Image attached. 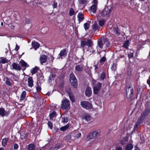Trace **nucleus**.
I'll return each instance as SVG.
<instances>
[{"label":"nucleus","instance_id":"38","mask_svg":"<svg viewBox=\"0 0 150 150\" xmlns=\"http://www.w3.org/2000/svg\"><path fill=\"white\" fill-rule=\"evenodd\" d=\"M75 13V11L72 8H71L69 10V15L70 16H72Z\"/></svg>","mask_w":150,"mask_h":150},{"label":"nucleus","instance_id":"19","mask_svg":"<svg viewBox=\"0 0 150 150\" xmlns=\"http://www.w3.org/2000/svg\"><path fill=\"white\" fill-rule=\"evenodd\" d=\"M77 17L79 22L82 21L84 19V15L81 13H79Z\"/></svg>","mask_w":150,"mask_h":150},{"label":"nucleus","instance_id":"49","mask_svg":"<svg viewBox=\"0 0 150 150\" xmlns=\"http://www.w3.org/2000/svg\"><path fill=\"white\" fill-rule=\"evenodd\" d=\"M57 3L55 1H54V3H53V5H52L53 8H56L57 7Z\"/></svg>","mask_w":150,"mask_h":150},{"label":"nucleus","instance_id":"28","mask_svg":"<svg viewBox=\"0 0 150 150\" xmlns=\"http://www.w3.org/2000/svg\"><path fill=\"white\" fill-rule=\"evenodd\" d=\"M133 148V145L131 144H128L125 147V150H132Z\"/></svg>","mask_w":150,"mask_h":150},{"label":"nucleus","instance_id":"22","mask_svg":"<svg viewBox=\"0 0 150 150\" xmlns=\"http://www.w3.org/2000/svg\"><path fill=\"white\" fill-rule=\"evenodd\" d=\"M33 80L32 77H29L28 79V86L32 87L33 86Z\"/></svg>","mask_w":150,"mask_h":150},{"label":"nucleus","instance_id":"13","mask_svg":"<svg viewBox=\"0 0 150 150\" xmlns=\"http://www.w3.org/2000/svg\"><path fill=\"white\" fill-rule=\"evenodd\" d=\"M47 56L45 54H42L40 56V60L41 64L45 63L47 62Z\"/></svg>","mask_w":150,"mask_h":150},{"label":"nucleus","instance_id":"7","mask_svg":"<svg viewBox=\"0 0 150 150\" xmlns=\"http://www.w3.org/2000/svg\"><path fill=\"white\" fill-rule=\"evenodd\" d=\"M70 81L72 86L74 88L77 86V81L74 74L73 73H71L70 75Z\"/></svg>","mask_w":150,"mask_h":150},{"label":"nucleus","instance_id":"55","mask_svg":"<svg viewBox=\"0 0 150 150\" xmlns=\"http://www.w3.org/2000/svg\"><path fill=\"white\" fill-rule=\"evenodd\" d=\"M116 150H123V149L121 147H118L116 149Z\"/></svg>","mask_w":150,"mask_h":150},{"label":"nucleus","instance_id":"42","mask_svg":"<svg viewBox=\"0 0 150 150\" xmlns=\"http://www.w3.org/2000/svg\"><path fill=\"white\" fill-rule=\"evenodd\" d=\"M56 113L55 111H53L50 115V119H52L55 117L56 115Z\"/></svg>","mask_w":150,"mask_h":150},{"label":"nucleus","instance_id":"35","mask_svg":"<svg viewBox=\"0 0 150 150\" xmlns=\"http://www.w3.org/2000/svg\"><path fill=\"white\" fill-rule=\"evenodd\" d=\"M117 65L115 63H113L111 67V69L113 71H115L116 69L117 68Z\"/></svg>","mask_w":150,"mask_h":150},{"label":"nucleus","instance_id":"48","mask_svg":"<svg viewBox=\"0 0 150 150\" xmlns=\"http://www.w3.org/2000/svg\"><path fill=\"white\" fill-rule=\"evenodd\" d=\"M134 56V54L133 53H130L128 54V57L129 59L132 58Z\"/></svg>","mask_w":150,"mask_h":150},{"label":"nucleus","instance_id":"52","mask_svg":"<svg viewBox=\"0 0 150 150\" xmlns=\"http://www.w3.org/2000/svg\"><path fill=\"white\" fill-rule=\"evenodd\" d=\"M93 3L94 4L93 5L97 6L98 3V1L97 0H93Z\"/></svg>","mask_w":150,"mask_h":150},{"label":"nucleus","instance_id":"14","mask_svg":"<svg viewBox=\"0 0 150 150\" xmlns=\"http://www.w3.org/2000/svg\"><path fill=\"white\" fill-rule=\"evenodd\" d=\"M83 119H85L88 122H90L93 120V118L89 114H85L83 115Z\"/></svg>","mask_w":150,"mask_h":150},{"label":"nucleus","instance_id":"15","mask_svg":"<svg viewBox=\"0 0 150 150\" xmlns=\"http://www.w3.org/2000/svg\"><path fill=\"white\" fill-rule=\"evenodd\" d=\"M13 69L17 71H20L21 69V66L17 63L14 62L12 64Z\"/></svg>","mask_w":150,"mask_h":150},{"label":"nucleus","instance_id":"25","mask_svg":"<svg viewBox=\"0 0 150 150\" xmlns=\"http://www.w3.org/2000/svg\"><path fill=\"white\" fill-rule=\"evenodd\" d=\"M9 139L8 138L4 139L2 142V144L3 146H5L6 145L7 142L8 141Z\"/></svg>","mask_w":150,"mask_h":150},{"label":"nucleus","instance_id":"23","mask_svg":"<svg viewBox=\"0 0 150 150\" xmlns=\"http://www.w3.org/2000/svg\"><path fill=\"white\" fill-rule=\"evenodd\" d=\"M83 66L80 65H77L75 67L76 71L79 72L81 71L83 69Z\"/></svg>","mask_w":150,"mask_h":150},{"label":"nucleus","instance_id":"29","mask_svg":"<svg viewBox=\"0 0 150 150\" xmlns=\"http://www.w3.org/2000/svg\"><path fill=\"white\" fill-rule=\"evenodd\" d=\"M8 62V61L6 58L4 57L1 58V59L0 60V64H5Z\"/></svg>","mask_w":150,"mask_h":150},{"label":"nucleus","instance_id":"61","mask_svg":"<svg viewBox=\"0 0 150 150\" xmlns=\"http://www.w3.org/2000/svg\"><path fill=\"white\" fill-rule=\"evenodd\" d=\"M0 150H4V148H0Z\"/></svg>","mask_w":150,"mask_h":150},{"label":"nucleus","instance_id":"39","mask_svg":"<svg viewBox=\"0 0 150 150\" xmlns=\"http://www.w3.org/2000/svg\"><path fill=\"white\" fill-rule=\"evenodd\" d=\"M6 84L8 86H11V83L10 81V79L7 77H6Z\"/></svg>","mask_w":150,"mask_h":150},{"label":"nucleus","instance_id":"2","mask_svg":"<svg viewBox=\"0 0 150 150\" xmlns=\"http://www.w3.org/2000/svg\"><path fill=\"white\" fill-rule=\"evenodd\" d=\"M126 96L128 99L132 98L134 96V90L130 83H127L126 85Z\"/></svg>","mask_w":150,"mask_h":150},{"label":"nucleus","instance_id":"41","mask_svg":"<svg viewBox=\"0 0 150 150\" xmlns=\"http://www.w3.org/2000/svg\"><path fill=\"white\" fill-rule=\"evenodd\" d=\"M80 4H84L87 3V0H78Z\"/></svg>","mask_w":150,"mask_h":150},{"label":"nucleus","instance_id":"17","mask_svg":"<svg viewBox=\"0 0 150 150\" xmlns=\"http://www.w3.org/2000/svg\"><path fill=\"white\" fill-rule=\"evenodd\" d=\"M92 91L90 87H88L86 88L85 91V95L86 96L89 97L91 95Z\"/></svg>","mask_w":150,"mask_h":150},{"label":"nucleus","instance_id":"18","mask_svg":"<svg viewBox=\"0 0 150 150\" xmlns=\"http://www.w3.org/2000/svg\"><path fill=\"white\" fill-rule=\"evenodd\" d=\"M92 29L94 31H99L100 29V27L98 25L97 23L95 22L92 25Z\"/></svg>","mask_w":150,"mask_h":150},{"label":"nucleus","instance_id":"62","mask_svg":"<svg viewBox=\"0 0 150 150\" xmlns=\"http://www.w3.org/2000/svg\"><path fill=\"white\" fill-rule=\"evenodd\" d=\"M139 0L140 1H144L145 0Z\"/></svg>","mask_w":150,"mask_h":150},{"label":"nucleus","instance_id":"27","mask_svg":"<svg viewBox=\"0 0 150 150\" xmlns=\"http://www.w3.org/2000/svg\"><path fill=\"white\" fill-rule=\"evenodd\" d=\"M130 44V42L129 40L126 41L123 44V46L127 49H128V46Z\"/></svg>","mask_w":150,"mask_h":150},{"label":"nucleus","instance_id":"33","mask_svg":"<svg viewBox=\"0 0 150 150\" xmlns=\"http://www.w3.org/2000/svg\"><path fill=\"white\" fill-rule=\"evenodd\" d=\"M69 96L71 101L73 102H74L75 101V99L72 94L71 93H69Z\"/></svg>","mask_w":150,"mask_h":150},{"label":"nucleus","instance_id":"64","mask_svg":"<svg viewBox=\"0 0 150 150\" xmlns=\"http://www.w3.org/2000/svg\"><path fill=\"white\" fill-rule=\"evenodd\" d=\"M3 25V22H1V25Z\"/></svg>","mask_w":150,"mask_h":150},{"label":"nucleus","instance_id":"45","mask_svg":"<svg viewBox=\"0 0 150 150\" xmlns=\"http://www.w3.org/2000/svg\"><path fill=\"white\" fill-rule=\"evenodd\" d=\"M47 124L48 127L50 129H52L53 128V125L52 123L50 121H48Z\"/></svg>","mask_w":150,"mask_h":150},{"label":"nucleus","instance_id":"24","mask_svg":"<svg viewBox=\"0 0 150 150\" xmlns=\"http://www.w3.org/2000/svg\"><path fill=\"white\" fill-rule=\"evenodd\" d=\"M97 9V6L95 5H92L91 7V10L93 13H95Z\"/></svg>","mask_w":150,"mask_h":150},{"label":"nucleus","instance_id":"43","mask_svg":"<svg viewBox=\"0 0 150 150\" xmlns=\"http://www.w3.org/2000/svg\"><path fill=\"white\" fill-rule=\"evenodd\" d=\"M105 23V21L104 20H101L99 21V23L100 26L103 25Z\"/></svg>","mask_w":150,"mask_h":150},{"label":"nucleus","instance_id":"30","mask_svg":"<svg viewBox=\"0 0 150 150\" xmlns=\"http://www.w3.org/2000/svg\"><path fill=\"white\" fill-rule=\"evenodd\" d=\"M38 70V68L36 67L33 68L31 70V72L32 73V75L34 74H35L36 72H37Z\"/></svg>","mask_w":150,"mask_h":150},{"label":"nucleus","instance_id":"58","mask_svg":"<svg viewBox=\"0 0 150 150\" xmlns=\"http://www.w3.org/2000/svg\"><path fill=\"white\" fill-rule=\"evenodd\" d=\"M10 28L11 29L13 30L14 29L15 26L14 25H11L10 26Z\"/></svg>","mask_w":150,"mask_h":150},{"label":"nucleus","instance_id":"54","mask_svg":"<svg viewBox=\"0 0 150 150\" xmlns=\"http://www.w3.org/2000/svg\"><path fill=\"white\" fill-rule=\"evenodd\" d=\"M50 150H57L55 146L54 147H51L50 148Z\"/></svg>","mask_w":150,"mask_h":150},{"label":"nucleus","instance_id":"50","mask_svg":"<svg viewBox=\"0 0 150 150\" xmlns=\"http://www.w3.org/2000/svg\"><path fill=\"white\" fill-rule=\"evenodd\" d=\"M36 89L38 92H40L41 89V87L39 86H38L37 87Z\"/></svg>","mask_w":150,"mask_h":150},{"label":"nucleus","instance_id":"32","mask_svg":"<svg viewBox=\"0 0 150 150\" xmlns=\"http://www.w3.org/2000/svg\"><path fill=\"white\" fill-rule=\"evenodd\" d=\"M106 60V57L105 56H104L100 58L99 62L100 63L103 64Z\"/></svg>","mask_w":150,"mask_h":150},{"label":"nucleus","instance_id":"5","mask_svg":"<svg viewBox=\"0 0 150 150\" xmlns=\"http://www.w3.org/2000/svg\"><path fill=\"white\" fill-rule=\"evenodd\" d=\"M112 8L111 7H105L100 13V14L101 16L104 17H109Z\"/></svg>","mask_w":150,"mask_h":150},{"label":"nucleus","instance_id":"31","mask_svg":"<svg viewBox=\"0 0 150 150\" xmlns=\"http://www.w3.org/2000/svg\"><path fill=\"white\" fill-rule=\"evenodd\" d=\"M35 147V145L33 144H30L28 145V150H34Z\"/></svg>","mask_w":150,"mask_h":150},{"label":"nucleus","instance_id":"16","mask_svg":"<svg viewBox=\"0 0 150 150\" xmlns=\"http://www.w3.org/2000/svg\"><path fill=\"white\" fill-rule=\"evenodd\" d=\"M81 133L77 131H74L71 133V136L74 137L75 138H79L81 137Z\"/></svg>","mask_w":150,"mask_h":150},{"label":"nucleus","instance_id":"60","mask_svg":"<svg viewBox=\"0 0 150 150\" xmlns=\"http://www.w3.org/2000/svg\"><path fill=\"white\" fill-rule=\"evenodd\" d=\"M55 76V75H53V74H52L51 75H50V77H51H51H52V78H53L54 77V76Z\"/></svg>","mask_w":150,"mask_h":150},{"label":"nucleus","instance_id":"40","mask_svg":"<svg viewBox=\"0 0 150 150\" xmlns=\"http://www.w3.org/2000/svg\"><path fill=\"white\" fill-rule=\"evenodd\" d=\"M90 26V25L88 23H86L84 24V27L86 30H88Z\"/></svg>","mask_w":150,"mask_h":150},{"label":"nucleus","instance_id":"12","mask_svg":"<svg viewBox=\"0 0 150 150\" xmlns=\"http://www.w3.org/2000/svg\"><path fill=\"white\" fill-rule=\"evenodd\" d=\"M9 114V111H6L5 110L4 108H0V115L2 117L5 116H7Z\"/></svg>","mask_w":150,"mask_h":150},{"label":"nucleus","instance_id":"47","mask_svg":"<svg viewBox=\"0 0 150 150\" xmlns=\"http://www.w3.org/2000/svg\"><path fill=\"white\" fill-rule=\"evenodd\" d=\"M57 150L62 147V145L60 144H56L55 146Z\"/></svg>","mask_w":150,"mask_h":150},{"label":"nucleus","instance_id":"1","mask_svg":"<svg viewBox=\"0 0 150 150\" xmlns=\"http://www.w3.org/2000/svg\"><path fill=\"white\" fill-rule=\"evenodd\" d=\"M98 45L101 49L105 50L108 49L110 46V43L108 40L106 38L101 37L99 38L98 40Z\"/></svg>","mask_w":150,"mask_h":150},{"label":"nucleus","instance_id":"46","mask_svg":"<svg viewBox=\"0 0 150 150\" xmlns=\"http://www.w3.org/2000/svg\"><path fill=\"white\" fill-rule=\"evenodd\" d=\"M105 77V74L103 72L101 74L100 78L101 79H103Z\"/></svg>","mask_w":150,"mask_h":150},{"label":"nucleus","instance_id":"3","mask_svg":"<svg viewBox=\"0 0 150 150\" xmlns=\"http://www.w3.org/2000/svg\"><path fill=\"white\" fill-rule=\"evenodd\" d=\"M150 112V110L149 109H146L143 113H142L141 116L138 119V120L136 123L134 127H137L138 126H139L142 122L143 120L146 117Z\"/></svg>","mask_w":150,"mask_h":150},{"label":"nucleus","instance_id":"10","mask_svg":"<svg viewBox=\"0 0 150 150\" xmlns=\"http://www.w3.org/2000/svg\"><path fill=\"white\" fill-rule=\"evenodd\" d=\"M67 50L66 48L64 49L61 50L59 55L58 59L61 58L62 59L67 56Z\"/></svg>","mask_w":150,"mask_h":150},{"label":"nucleus","instance_id":"51","mask_svg":"<svg viewBox=\"0 0 150 150\" xmlns=\"http://www.w3.org/2000/svg\"><path fill=\"white\" fill-rule=\"evenodd\" d=\"M18 146L17 144L16 143L14 144V149H18Z\"/></svg>","mask_w":150,"mask_h":150},{"label":"nucleus","instance_id":"53","mask_svg":"<svg viewBox=\"0 0 150 150\" xmlns=\"http://www.w3.org/2000/svg\"><path fill=\"white\" fill-rule=\"evenodd\" d=\"M19 48V47L17 44H16V47L15 50L16 51H18Z\"/></svg>","mask_w":150,"mask_h":150},{"label":"nucleus","instance_id":"26","mask_svg":"<svg viewBox=\"0 0 150 150\" xmlns=\"http://www.w3.org/2000/svg\"><path fill=\"white\" fill-rule=\"evenodd\" d=\"M26 95V92L25 91H24L23 92L21 97L20 100L21 101L23 100L25 98V96Z\"/></svg>","mask_w":150,"mask_h":150},{"label":"nucleus","instance_id":"34","mask_svg":"<svg viewBox=\"0 0 150 150\" xmlns=\"http://www.w3.org/2000/svg\"><path fill=\"white\" fill-rule=\"evenodd\" d=\"M71 135L68 134L65 137V140L67 142H70L71 138Z\"/></svg>","mask_w":150,"mask_h":150},{"label":"nucleus","instance_id":"9","mask_svg":"<svg viewBox=\"0 0 150 150\" xmlns=\"http://www.w3.org/2000/svg\"><path fill=\"white\" fill-rule=\"evenodd\" d=\"M102 84L98 82L97 84L95 85L93 88V93L95 94H97L98 91L100 90Z\"/></svg>","mask_w":150,"mask_h":150},{"label":"nucleus","instance_id":"20","mask_svg":"<svg viewBox=\"0 0 150 150\" xmlns=\"http://www.w3.org/2000/svg\"><path fill=\"white\" fill-rule=\"evenodd\" d=\"M32 45L35 50L39 48L40 46V45L39 43L36 42H32Z\"/></svg>","mask_w":150,"mask_h":150},{"label":"nucleus","instance_id":"8","mask_svg":"<svg viewBox=\"0 0 150 150\" xmlns=\"http://www.w3.org/2000/svg\"><path fill=\"white\" fill-rule=\"evenodd\" d=\"M81 105L82 107L87 109H91L92 108L91 104L87 101H82L81 103Z\"/></svg>","mask_w":150,"mask_h":150},{"label":"nucleus","instance_id":"63","mask_svg":"<svg viewBox=\"0 0 150 150\" xmlns=\"http://www.w3.org/2000/svg\"><path fill=\"white\" fill-rule=\"evenodd\" d=\"M40 77H41V78L42 79H43V78H44V77H43V76H41Z\"/></svg>","mask_w":150,"mask_h":150},{"label":"nucleus","instance_id":"56","mask_svg":"<svg viewBox=\"0 0 150 150\" xmlns=\"http://www.w3.org/2000/svg\"><path fill=\"white\" fill-rule=\"evenodd\" d=\"M94 67H95V69L96 71V70L97 69H98V66L97 65H94Z\"/></svg>","mask_w":150,"mask_h":150},{"label":"nucleus","instance_id":"57","mask_svg":"<svg viewBox=\"0 0 150 150\" xmlns=\"http://www.w3.org/2000/svg\"><path fill=\"white\" fill-rule=\"evenodd\" d=\"M91 49L92 50L91 51H90V52H92V53H94L95 52V51L94 50V49L92 47V49L91 48Z\"/></svg>","mask_w":150,"mask_h":150},{"label":"nucleus","instance_id":"59","mask_svg":"<svg viewBox=\"0 0 150 150\" xmlns=\"http://www.w3.org/2000/svg\"><path fill=\"white\" fill-rule=\"evenodd\" d=\"M135 150H139V148L137 147V146H135Z\"/></svg>","mask_w":150,"mask_h":150},{"label":"nucleus","instance_id":"21","mask_svg":"<svg viewBox=\"0 0 150 150\" xmlns=\"http://www.w3.org/2000/svg\"><path fill=\"white\" fill-rule=\"evenodd\" d=\"M21 64L23 67V69H22L23 70H25L26 68L29 67V65L26 63L24 60H22L21 61Z\"/></svg>","mask_w":150,"mask_h":150},{"label":"nucleus","instance_id":"36","mask_svg":"<svg viewBox=\"0 0 150 150\" xmlns=\"http://www.w3.org/2000/svg\"><path fill=\"white\" fill-rule=\"evenodd\" d=\"M113 31L115 34H120V30L117 27L113 29Z\"/></svg>","mask_w":150,"mask_h":150},{"label":"nucleus","instance_id":"11","mask_svg":"<svg viewBox=\"0 0 150 150\" xmlns=\"http://www.w3.org/2000/svg\"><path fill=\"white\" fill-rule=\"evenodd\" d=\"M100 133L97 131H95L89 133L88 137L89 139H91L94 138L95 137L99 135Z\"/></svg>","mask_w":150,"mask_h":150},{"label":"nucleus","instance_id":"4","mask_svg":"<svg viewBox=\"0 0 150 150\" xmlns=\"http://www.w3.org/2000/svg\"><path fill=\"white\" fill-rule=\"evenodd\" d=\"M85 45L88 46L89 50L90 49V48L92 49V46L93 45V41L91 39H88L86 41L84 40L81 41V46L83 48Z\"/></svg>","mask_w":150,"mask_h":150},{"label":"nucleus","instance_id":"37","mask_svg":"<svg viewBox=\"0 0 150 150\" xmlns=\"http://www.w3.org/2000/svg\"><path fill=\"white\" fill-rule=\"evenodd\" d=\"M69 127V126L68 125H67L61 127L60 128V130L62 131H64L67 129Z\"/></svg>","mask_w":150,"mask_h":150},{"label":"nucleus","instance_id":"44","mask_svg":"<svg viewBox=\"0 0 150 150\" xmlns=\"http://www.w3.org/2000/svg\"><path fill=\"white\" fill-rule=\"evenodd\" d=\"M62 122H67L68 121V119L67 117H62Z\"/></svg>","mask_w":150,"mask_h":150},{"label":"nucleus","instance_id":"6","mask_svg":"<svg viewBox=\"0 0 150 150\" xmlns=\"http://www.w3.org/2000/svg\"><path fill=\"white\" fill-rule=\"evenodd\" d=\"M61 108L66 110H69L70 108V102L69 100L66 98L63 100L62 101Z\"/></svg>","mask_w":150,"mask_h":150}]
</instances>
